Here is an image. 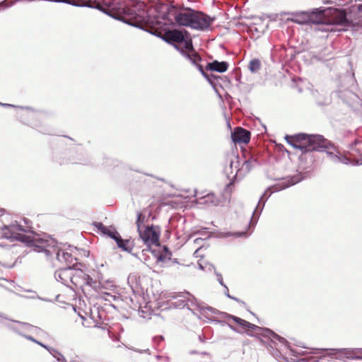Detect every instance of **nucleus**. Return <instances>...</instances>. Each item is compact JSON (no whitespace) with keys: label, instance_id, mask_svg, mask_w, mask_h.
Returning a JSON list of instances; mask_svg holds the SVG:
<instances>
[{"label":"nucleus","instance_id":"obj_1","mask_svg":"<svg viewBox=\"0 0 362 362\" xmlns=\"http://www.w3.org/2000/svg\"><path fill=\"white\" fill-rule=\"evenodd\" d=\"M294 143L287 140L288 143L296 149L301 151L302 154L300 159H308L310 163L314 161L312 153L313 151H325L327 155L330 159L337 163L339 156V152L335 153L336 147L334 145L320 134H308L306 133H298L293 136Z\"/></svg>","mask_w":362,"mask_h":362},{"label":"nucleus","instance_id":"obj_2","mask_svg":"<svg viewBox=\"0 0 362 362\" xmlns=\"http://www.w3.org/2000/svg\"><path fill=\"white\" fill-rule=\"evenodd\" d=\"M1 230L3 231L2 238L10 240V242L19 241L24 243L27 247H33L37 252H44L47 256L51 255V252L47 249L49 246L48 241L40 238V237L30 236L29 235L21 234L17 231L28 233L30 230L25 228L24 226L19 224L17 221L11 225H4Z\"/></svg>","mask_w":362,"mask_h":362},{"label":"nucleus","instance_id":"obj_3","mask_svg":"<svg viewBox=\"0 0 362 362\" xmlns=\"http://www.w3.org/2000/svg\"><path fill=\"white\" fill-rule=\"evenodd\" d=\"M245 161L241 167H240V162L238 160V156H234V158L230 160V168L234 166L235 170V175L233 178L224 188L225 193L230 194L233 190L234 184L237 181L242 180L247 174H248L252 169L260 165L259 158L252 153H244Z\"/></svg>","mask_w":362,"mask_h":362},{"label":"nucleus","instance_id":"obj_4","mask_svg":"<svg viewBox=\"0 0 362 362\" xmlns=\"http://www.w3.org/2000/svg\"><path fill=\"white\" fill-rule=\"evenodd\" d=\"M277 180H281V182L273 186L269 187L260 197L256 208L253 211L252 216L248 226L249 228L250 226L255 227V226L257 224L259 217L264 207L266 202L274 192H279L293 186L295 184L298 183L302 180V178L298 177V176H288L284 178H278Z\"/></svg>","mask_w":362,"mask_h":362},{"label":"nucleus","instance_id":"obj_5","mask_svg":"<svg viewBox=\"0 0 362 362\" xmlns=\"http://www.w3.org/2000/svg\"><path fill=\"white\" fill-rule=\"evenodd\" d=\"M218 313L221 315L223 317H226L228 320H232L235 323L239 325L240 327L243 329H247L249 331H253L255 333L251 334L247 332V334L251 337H255L257 338H259L260 337L264 338H271L272 341H274V339H276L283 343H287L286 339L279 334H276L272 329L267 327H261L256 325L252 324L245 320H243L239 317L228 314L227 313L220 312Z\"/></svg>","mask_w":362,"mask_h":362},{"label":"nucleus","instance_id":"obj_6","mask_svg":"<svg viewBox=\"0 0 362 362\" xmlns=\"http://www.w3.org/2000/svg\"><path fill=\"white\" fill-rule=\"evenodd\" d=\"M161 9L163 10L161 18L168 21L169 23L173 24V20L169 17L172 14L177 25L191 28L194 9L185 8L181 11H176L174 7L166 4L163 5Z\"/></svg>","mask_w":362,"mask_h":362},{"label":"nucleus","instance_id":"obj_7","mask_svg":"<svg viewBox=\"0 0 362 362\" xmlns=\"http://www.w3.org/2000/svg\"><path fill=\"white\" fill-rule=\"evenodd\" d=\"M311 353L320 355V358L328 356L343 361L354 360V349H313Z\"/></svg>","mask_w":362,"mask_h":362},{"label":"nucleus","instance_id":"obj_8","mask_svg":"<svg viewBox=\"0 0 362 362\" xmlns=\"http://www.w3.org/2000/svg\"><path fill=\"white\" fill-rule=\"evenodd\" d=\"M349 13L344 8H336L332 13L330 23L333 25L342 27L341 30L346 31L349 28L353 29L359 25L358 23H354L349 17Z\"/></svg>","mask_w":362,"mask_h":362},{"label":"nucleus","instance_id":"obj_9","mask_svg":"<svg viewBox=\"0 0 362 362\" xmlns=\"http://www.w3.org/2000/svg\"><path fill=\"white\" fill-rule=\"evenodd\" d=\"M90 2L93 6H101L100 11L114 18H117L113 16V11H124L127 6L124 0H90Z\"/></svg>","mask_w":362,"mask_h":362},{"label":"nucleus","instance_id":"obj_10","mask_svg":"<svg viewBox=\"0 0 362 362\" xmlns=\"http://www.w3.org/2000/svg\"><path fill=\"white\" fill-rule=\"evenodd\" d=\"M138 233L148 248H150V245L158 244L160 240V228L158 226H144V230L142 228Z\"/></svg>","mask_w":362,"mask_h":362},{"label":"nucleus","instance_id":"obj_11","mask_svg":"<svg viewBox=\"0 0 362 362\" xmlns=\"http://www.w3.org/2000/svg\"><path fill=\"white\" fill-rule=\"evenodd\" d=\"M215 21L216 17H212L204 12L194 10L190 28L199 31H206L211 28Z\"/></svg>","mask_w":362,"mask_h":362},{"label":"nucleus","instance_id":"obj_12","mask_svg":"<svg viewBox=\"0 0 362 362\" xmlns=\"http://www.w3.org/2000/svg\"><path fill=\"white\" fill-rule=\"evenodd\" d=\"M151 252L157 260V262H165L167 260L171 261L172 252L166 245H160V241L158 244L150 245V248L146 247L142 252Z\"/></svg>","mask_w":362,"mask_h":362},{"label":"nucleus","instance_id":"obj_13","mask_svg":"<svg viewBox=\"0 0 362 362\" xmlns=\"http://www.w3.org/2000/svg\"><path fill=\"white\" fill-rule=\"evenodd\" d=\"M295 18L291 19V21L299 24H308V23H317L319 21H316L315 18L317 14H322L319 8L313 9L311 13L306 11L295 12L291 13Z\"/></svg>","mask_w":362,"mask_h":362},{"label":"nucleus","instance_id":"obj_14","mask_svg":"<svg viewBox=\"0 0 362 362\" xmlns=\"http://www.w3.org/2000/svg\"><path fill=\"white\" fill-rule=\"evenodd\" d=\"M174 42L175 44L178 45L177 44L182 45V49L187 51H190L194 49V46L192 43V40L190 37L189 33L182 28V29H174Z\"/></svg>","mask_w":362,"mask_h":362},{"label":"nucleus","instance_id":"obj_15","mask_svg":"<svg viewBox=\"0 0 362 362\" xmlns=\"http://www.w3.org/2000/svg\"><path fill=\"white\" fill-rule=\"evenodd\" d=\"M174 48L177 50L184 57L188 59L199 71V69H204L199 64L202 61L201 56L194 50L187 51L181 48L180 45H174Z\"/></svg>","mask_w":362,"mask_h":362},{"label":"nucleus","instance_id":"obj_16","mask_svg":"<svg viewBox=\"0 0 362 362\" xmlns=\"http://www.w3.org/2000/svg\"><path fill=\"white\" fill-rule=\"evenodd\" d=\"M74 268L75 264L60 268L54 272V278L57 281H60L62 284L69 286V283H71Z\"/></svg>","mask_w":362,"mask_h":362},{"label":"nucleus","instance_id":"obj_17","mask_svg":"<svg viewBox=\"0 0 362 362\" xmlns=\"http://www.w3.org/2000/svg\"><path fill=\"white\" fill-rule=\"evenodd\" d=\"M250 131L243 128L236 127L231 132V139L234 144H247L250 141Z\"/></svg>","mask_w":362,"mask_h":362},{"label":"nucleus","instance_id":"obj_18","mask_svg":"<svg viewBox=\"0 0 362 362\" xmlns=\"http://www.w3.org/2000/svg\"><path fill=\"white\" fill-rule=\"evenodd\" d=\"M185 293V296H187L188 297H186V302L192 306H196V308L202 313H203L205 310H209L212 313L216 314L218 313V310L216 308H214L212 307L204 305V303L199 300L196 298L194 296H193L189 292L185 291H183Z\"/></svg>","mask_w":362,"mask_h":362},{"label":"nucleus","instance_id":"obj_19","mask_svg":"<svg viewBox=\"0 0 362 362\" xmlns=\"http://www.w3.org/2000/svg\"><path fill=\"white\" fill-rule=\"evenodd\" d=\"M0 105L5 107H15V108H19L23 110H25V112L21 115V121L25 124L34 125L35 127H37V124H33L30 121L25 119V117H29L31 118H35L37 117V112H35L33 108L28 107V106H16L8 103H0Z\"/></svg>","mask_w":362,"mask_h":362},{"label":"nucleus","instance_id":"obj_20","mask_svg":"<svg viewBox=\"0 0 362 362\" xmlns=\"http://www.w3.org/2000/svg\"><path fill=\"white\" fill-rule=\"evenodd\" d=\"M269 339H270V342L267 344V347L270 351L271 354L279 361L286 360V358L281 354V351H279V349L276 347V346L278 345L276 341H278L282 346H285L286 348H289V343H283L276 339H274V341H272L271 338ZM286 341H288L286 340Z\"/></svg>","mask_w":362,"mask_h":362},{"label":"nucleus","instance_id":"obj_21","mask_svg":"<svg viewBox=\"0 0 362 362\" xmlns=\"http://www.w3.org/2000/svg\"><path fill=\"white\" fill-rule=\"evenodd\" d=\"M54 251L56 253V258L59 262H64L66 264V266L73 264L77 265L76 263H74V261H76L77 259L73 257V255L71 253L65 252L59 248H54Z\"/></svg>","mask_w":362,"mask_h":362},{"label":"nucleus","instance_id":"obj_22","mask_svg":"<svg viewBox=\"0 0 362 362\" xmlns=\"http://www.w3.org/2000/svg\"><path fill=\"white\" fill-rule=\"evenodd\" d=\"M338 95L339 98L341 99L343 103L347 104L348 106L351 108L354 107V101L356 100L357 103H359V98L357 95L350 90H339Z\"/></svg>","mask_w":362,"mask_h":362},{"label":"nucleus","instance_id":"obj_23","mask_svg":"<svg viewBox=\"0 0 362 362\" xmlns=\"http://www.w3.org/2000/svg\"><path fill=\"white\" fill-rule=\"evenodd\" d=\"M86 273L80 269H76V264L74 269L71 283L77 288H82L83 287V281Z\"/></svg>","mask_w":362,"mask_h":362},{"label":"nucleus","instance_id":"obj_24","mask_svg":"<svg viewBox=\"0 0 362 362\" xmlns=\"http://www.w3.org/2000/svg\"><path fill=\"white\" fill-rule=\"evenodd\" d=\"M250 233H248L247 231H238V232H211L209 235H207L206 238H209L210 237H215L217 238H226L229 237H235V238H241V237H248Z\"/></svg>","mask_w":362,"mask_h":362},{"label":"nucleus","instance_id":"obj_25","mask_svg":"<svg viewBox=\"0 0 362 362\" xmlns=\"http://www.w3.org/2000/svg\"><path fill=\"white\" fill-rule=\"evenodd\" d=\"M228 66L229 64L226 61L218 62V60H213L211 62L207 63L206 69L211 71L223 73L228 70Z\"/></svg>","mask_w":362,"mask_h":362},{"label":"nucleus","instance_id":"obj_26","mask_svg":"<svg viewBox=\"0 0 362 362\" xmlns=\"http://www.w3.org/2000/svg\"><path fill=\"white\" fill-rule=\"evenodd\" d=\"M6 317L7 318V320L4 319V318H0L1 319L0 322L2 324V325H4V327H7L8 329L12 330L13 332L18 334V335H23V333L21 332V330L18 327H17L16 326L13 325L11 322L18 323L24 327H25V326L30 327V325H29L28 323L22 322L18 321V320H10L6 316Z\"/></svg>","mask_w":362,"mask_h":362},{"label":"nucleus","instance_id":"obj_27","mask_svg":"<svg viewBox=\"0 0 362 362\" xmlns=\"http://www.w3.org/2000/svg\"><path fill=\"white\" fill-rule=\"evenodd\" d=\"M351 144H350V157L343 156L339 154V160L337 162L342 163L344 164L348 165L351 164L352 165H360L361 164H356L355 163L359 160V156L357 153L356 155L351 154Z\"/></svg>","mask_w":362,"mask_h":362},{"label":"nucleus","instance_id":"obj_28","mask_svg":"<svg viewBox=\"0 0 362 362\" xmlns=\"http://www.w3.org/2000/svg\"><path fill=\"white\" fill-rule=\"evenodd\" d=\"M118 248L122 251L132 253L134 245H131L130 239H123L121 235L118 236L115 241Z\"/></svg>","mask_w":362,"mask_h":362},{"label":"nucleus","instance_id":"obj_29","mask_svg":"<svg viewBox=\"0 0 362 362\" xmlns=\"http://www.w3.org/2000/svg\"><path fill=\"white\" fill-rule=\"evenodd\" d=\"M175 302H172L170 303V308H175L178 309H182L186 308L189 310H190L194 315H196L194 310L189 307V304L186 302V296L185 298H179Z\"/></svg>","mask_w":362,"mask_h":362},{"label":"nucleus","instance_id":"obj_30","mask_svg":"<svg viewBox=\"0 0 362 362\" xmlns=\"http://www.w3.org/2000/svg\"><path fill=\"white\" fill-rule=\"evenodd\" d=\"M321 14H317V17L315 18L316 21H319V23H315L317 25L316 30L322 31V32H330L333 30L332 25L329 22V23H325L322 21V20L320 18Z\"/></svg>","mask_w":362,"mask_h":362},{"label":"nucleus","instance_id":"obj_31","mask_svg":"<svg viewBox=\"0 0 362 362\" xmlns=\"http://www.w3.org/2000/svg\"><path fill=\"white\" fill-rule=\"evenodd\" d=\"M361 144H362V141L358 139H355L354 141L351 143V154L356 155V153H357L359 156V160L356 162V164H362V148L357 147V146Z\"/></svg>","mask_w":362,"mask_h":362},{"label":"nucleus","instance_id":"obj_32","mask_svg":"<svg viewBox=\"0 0 362 362\" xmlns=\"http://www.w3.org/2000/svg\"><path fill=\"white\" fill-rule=\"evenodd\" d=\"M83 286H88L93 290L97 291L100 287V283L96 280L93 279V278L89 274H86Z\"/></svg>","mask_w":362,"mask_h":362},{"label":"nucleus","instance_id":"obj_33","mask_svg":"<svg viewBox=\"0 0 362 362\" xmlns=\"http://www.w3.org/2000/svg\"><path fill=\"white\" fill-rule=\"evenodd\" d=\"M199 72L214 88H215L216 86L215 81L218 80V78H221L220 76L215 75L213 74H207L204 71V69H199Z\"/></svg>","mask_w":362,"mask_h":362},{"label":"nucleus","instance_id":"obj_34","mask_svg":"<svg viewBox=\"0 0 362 362\" xmlns=\"http://www.w3.org/2000/svg\"><path fill=\"white\" fill-rule=\"evenodd\" d=\"M261 68V62L259 59H253L250 62L249 69L252 73L257 72Z\"/></svg>","mask_w":362,"mask_h":362},{"label":"nucleus","instance_id":"obj_35","mask_svg":"<svg viewBox=\"0 0 362 362\" xmlns=\"http://www.w3.org/2000/svg\"><path fill=\"white\" fill-rule=\"evenodd\" d=\"M146 216L141 212H139L136 216V224L137 227V231L140 230L144 228V223L145 221Z\"/></svg>","mask_w":362,"mask_h":362},{"label":"nucleus","instance_id":"obj_36","mask_svg":"<svg viewBox=\"0 0 362 362\" xmlns=\"http://www.w3.org/2000/svg\"><path fill=\"white\" fill-rule=\"evenodd\" d=\"M48 351L58 361H60V362H62V361H65L64 356L60 352H59L57 349L50 347V348H49Z\"/></svg>","mask_w":362,"mask_h":362},{"label":"nucleus","instance_id":"obj_37","mask_svg":"<svg viewBox=\"0 0 362 362\" xmlns=\"http://www.w3.org/2000/svg\"><path fill=\"white\" fill-rule=\"evenodd\" d=\"M103 235L109 237L110 238L115 241L117 238V237L120 235L119 232L116 230L115 228L110 229L108 228Z\"/></svg>","mask_w":362,"mask_h":362},{"label":"nucleus","instance_id":"obj_38","mask_svg":"<svg viewBox=\"0 0 362 362\" xmlns=\"http://www.w3.org/2000/svg\"><path fill=\"white\" fill-rule=\"evenodd\" d=\"M174 30H172L169 31L165 37H162V39L166 42L167 43L172 45L174 47L175 42H174Z\"/></svg>","mask_w":362,"mask_h":362},{"label":"nucleus","instance_id":"obj_39","mask_svg":"<svg viewBox=\"0 0 362 362\" xmlns=\"http://www.w3.org/2000/svg\"><path fill=\"white\" fill-rule=\"evenodd\" d=\"M93 226L95 227L103 235L105 233V232L107 230V227L105 226L103 223L101 222H93Z\"/></svg>","mask_w":362,"mask_h":362},{"label":"nucleus","instance_id":"obj_40","mask_svg":"<svg viewBox=\"0 0 362 362\" xmlns=\"http://www.w3.org/2000/svg\"><path fill=\"white\" fill-rule=\"evenodd\" d=\"M23 222L25 224V226L24 227L25 228L29 230L30 231L28 233H30L32 235H30V236H35L36 235L37 237H39L38 235L35 234L33 230H32V226L30 225V223H31V221L28 219V218H23Z\"/></svg>","mask_w":362,"mask_h":362},{"label":"nucleus","instance_id":"obj_41","mask_svg":"<svg viewBox=\"0 0 362 362\" xmlns=\"http://www.w3.org/2000/svg\"><path fill=\"white\" fill-rule=\"evenodd\" d=\"M354 351V360H362V348H355Z\"/></svg>","mask_w":362,"mask_h":362},{"label":"nucleus","instance_id":"obj_42","mask_svg":"<svg viewBox=\"0 0 362 362\" xmlns=\"http://www.w3.org/2000/svg\"><path fill=\"white\" fill-rule=\"evenodd\" d=\"M214 322H217V323H219L221 325H227L233 331L235 332H238V333H240L241 331L239 330L238 328H236L235 326L229 324V323H227L225 321H222V320H214Z\"/></svg>","mask_w":362,"mask_h":362},{"label":"nucleus","instance_id":"obj_43","mask_svg":"<svg viewBox=\"0 0 362 362\" xmlns=\"http://www.w3.org/2000/svg\"><path fill=\"white\" fill-rule=\"evenodd\" d=\"M168 297L172 299H177L179 298H185V293L179 292V293H170Z\"/></svg>","mask_w":362,"mask_h":362},{"label":"nucleus","instance_id":"obj_44","mask_svg":"<svg viewBox=\"0 0 362 362\" xmlns=\"http://www.w3.org/2000/svg\"><path fill=\"white\" fill-rule=\"evenodd\" d=\"M233 168L235 169V167L233 166L232 168V169L230 168V165L228 167H226L224 170V172L226 175V177H228V179L230 180V182L231 181L232 178H233V176H230L231 174H233Z\"/></svg>","mask_w":362,"mask_h":362},{"label":"nucleus","instance_id":"obj_45","mask_svg":"<svg viewBox=\"0 0 362 362\" xmlns=\"http://www.w3.org/2000/svg\"><path fill=\"white\" fill-rule=\"evenodd\" d=\"M299 361L303 362H317L318 359H317L315 356H308L303 358L300 359Z\"/></svg>","mask_w":362,"mask_h":362},{"label":"nucleus","instance_id":"obj_46","mask_svg":"<svg viewBox=\"0 0 362 362\" xmlns=\"http://www.w3.org/2000/svg\"><path fill=\"white\" fill-rule=\"evenodd\" d=\"M216 276H217V281L218 283L223 286L224 288H226V285L223 283V277L220 273L215 272Z\"/></svg>","mask_w":362,"mask_h":362},{"label":"nucleus","instance_id":"obj_47","mask_svg":"<svg viewBox=\"0 0 362 362\" xmlns=\"http://www.w3.org/2000/svg\"><path fill=\"white\" fill-rule=\"evenodd\" d=\"M64 137L67 139L69 140V144L66 143L65 144L70 145V146H71V145H79L78 144L76 143V141L74 139H72V138H71L69 136H64Z\"/></svg>","mask_w":362,"mask_h":362},{"label":"nucleus","instance_id":"obj_48","mask_svg":"<svg viewBox=\"0 0 362 362\" xmlns=\"http://www.w3.org/2000/svg\"><path fill=\"white\" fill-rule=\"evenodd\" d=\"M21 336L25 337V339H27L34 342V343H35V344H37V340L35 339L33 337H32L30 335H27V334H23V335H21Z\"/></svg>","mask_w":362,"mask_h":362},{"label":"nucleus","instance_id":"obj_49","mask_svg":"<svg viewBox=\"0 0 362 362\" xmlns=\"http://www.w3.org/2000/svg\"><path fill=\"white\" fill-rule=\"evenodd\" d=\"M211 232H209L207 231V228H202L201 230H199L197 233L204 236L206 235H207L209 233V235L210 234Z\"/></svg>","mask_w":362,"mask_h":362},{"label":"nucleus","instance_id":"obj_50","mask_svg":"<svg viewBox=\"0 0 362 362\" xmlns=\"http://www.w3.org/2000/svg\"><path fill=\"white\" fill-rule=\"evenodd\" d=\"M153 340L155 341H157L158 343H159V342L163 341L164 340V337L162 335H159V336L155 337L153 338Z\"/></svg>","mask_w":362,"mask_h":362},{"label":"nucleus","instance_id":"obj_51","mask_svg":"<svg viewBox=\"0 0 362 362\" xmlns=\"http://www.w3.org/2000/svg\"><path fill=\"white\" fill-rule=\"evenodd\" d=\"M225 288V291H224V294L226 297H228V298H232L233 296H230V293H229V290H228V288L226 286V288Z\"/></svg>","mask_w":362,"mask_h":362},{"label":"nucleus","instance_id":"obj_52","mask_svg":"<svg viewBox=\"0 0 362 362\" xmlns=\"http://www.w3.org/2000/svg\"><path fill=\"white\" fill-rule=\"evenodd\" d=\"M231 299L239 303H241L242 305H246L245 302H243L242 300H240L235 296H233Z\"/></svg>","mask_w":362,"mask_h":362},{"label":"nucleus","instance_id":"obj_53","mask_svg":"<svg viewBox=\"0 0 362 362\" xmlns=\"http://www.w3.org/2000/svg\"><path fill=\"white\" fill-rule=\"evenodd\" d=\"M37 344L38 345H40V346L45 348V349H47L48 351L49 348H50V346H47V345H45V344L37 341Z\"/></svg>","mask_w":362,"mask_h":362},{"label":"nucleus","instance_id":"obj_54","mask_svg":"<svg viewBox=\"0 0 362 362\" xmlns=\"http://www.w3.org/2000/svg\"><path fill=\"white\" fill-rule=\"evenodd\" d=\"M198 339H199V341H201L202 343H204L206 341V338L204 336L199 335Z\"/></svg>","mask_w":362,"mask_h":362},{"label":"nucleus","instance_id":"obj_55","mask_svg":"<svg viewBox=\"0 0 362 362\" xmlns=\"http://www.w3.org/2000/svg\"><path fill=\"white\" fill-rule=\"evenodd\" d=\"M36 298L40 299V300H41L45 301V302H52V300H49V299H47V298H41V297H40L38 296Z\"/></svg>","mask_w":362,"mask_h":362},{"label":"nucleus","instance_id":"obj_56","mask_svg":"<svg viewBox=\"0 0 362 362\" xmlns=\"http://www.w3.org/2000/svg\"><path fill=\"white\" fill-rule=\"evenodd\" d=\"M134 351H136V352H139V353H144V352L146 353V352H148V354H150V353H149V349H146V350H138V349H135Z\"/></svg>","mask_w":362,"mask_h":362},{"label":"nucleus","instance_id":"obj_57","mask_svg":"<svg viewBox=\"0 0 362 362\" xmlns=\"http://www.w3.org/2000/svg\"><path fill=\"white\" fill-rule=\"evenodd\" d=\"M203 240V238H196L194 240V243L196 244H199V241H202Z\"/></svg>","mask_w":362,"mask_h":362},{"label":"nucleus","instance_id":"obj_58","mask_svg":"<svg viewBox=\"0 0 362 362\" xmlns=\"http://www.w3.org/2000/svg\"><path fill=\"white\" fill-rule=\"evenodd\" d=\"M317 105L319 106H324V105H327V102H317Z\"/></svg>","mask_w":362,"mask_h":362},{"label":"nucleus","instance_id":"obj_59","mask_svg":"<svg viewBox=\"0 0 362 362\" xmlns=\"http://www.w3.org/2000/svg\"><path fill=\"white\" fill-rule=\"evenodd\" d=\"M357 10H358L359 12H362V4H358V5H357Z\"/></svg>","mask_w":362,"mask_h":362},{"label":"nucleus","instance_id":"obj_60","mask_svg":"<svg viewBox=\"0 0 362 362\" xmlns=\"http://www.w3.org/2000/svg\"><path fill=\"white\" fill-rule=\"evenodd\" d=\"M129 25H131L134 27H136V28H141V29H143L139 24H132L130 23H127Z\"/></svg>","mask_w":362,"mask_h":362},{"label":"nucleus","instance_id":"obj_61","mask_svg":"<svg viewBox=\"0 0 362 362\" xmlns=\"http://www.w3.org/2000/svg\"><path fill=\"white\" fill-rule=\"evenodd\" d=\"M0 266H3L4 267H7V268H12L13 267V265H11V266H6L4 264H3L1 262H0Z\"/></svg>","mask_w":362,"mask_h":362},{"label":"nucleus","instance_id":"obj_62","mask_svg":"<svg viewBox=\"0 0 362 362\" xmlns=\"http://www.w3.org/2000/svg\"><path fill=\"white\" fill-rule=\"evenodd\" d=\"M290 351H291V352H292L293 356H296V354H300V353L296 352V351H294L293 349H290Z\"/></svg>","mask_w":362,"mask_h":362},{"label":"nucleus","instance_id":"obj_63","mask_svg":"<svg viewBox=\"0 0 362 362\" xmlns=\"http://www.w3.org/2000/svg\"><path fill=\"white\" fill-rule=\"evenodd\" d=\"M172 263L173 264H179V262H178L177 259H173L172 260Z\"/></svg>","mask_w":362,"mask_h":362},{"label":"nucleus","instance_id":"obj_64","mask_svg":"<svg viewBox=\"0 0 362 362\" xmlns=\"http://www.w3.org/2000/svg\"><path fill=\"white\" fill-rule=\"evenodd\" d=\"M0 318H4V319H6V320H7V318L6 317V315H4V314H3L2 313H1V312H0Z\"/></svg>","mask_w":362,"mask_h":362}]
</instances>
